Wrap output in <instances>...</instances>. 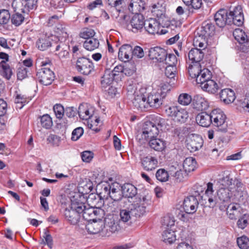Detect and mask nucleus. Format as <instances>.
Segmentation results:
<instances>
[{"mask_svg":"<svg viewBox=\"0 0 249 249\" xmlns=\"http://www.w3.org/2000/svg\"><path fill=\"white\" fill-rule=\"evenodd\" d=\"M163 122V119L160 118L155 123L152 122H146L142 135V138L145 140L150 139L149 142V146L151 148L158 151H162L166 147V143L164 141L155 138L159 133V126H161Z\"/></svg>","mask_w":249,"mask_h":249,"instance_id":"f257e3e1","label":"nucleus"},{"mask_svg":"<svg viewBox=\"0 0 249 249\" xmlns=\"http://www.w3.org/2000/svg\"><path fill=\"white\" fill-rule=\"evenodd\" d=\"M97 192L101 199L110 197L115 201L120 200L123 196L122 187L117 182L109 183L102 182L97 186Z\"/></svg>","mask_w":249,"mask_h":249,"instance_id":"f03ea898","label":"nucleus"},{"mask_svg":"<svg viewBox=\"0 0 249 249\" xmlns=\"http://www.w3.org/2000/svg\"><path fill=\"white\" fill-rule=\"evenodd\" d=\"M170 90L169 86L165 85L157 90H153L147 97L148 107H159L163 103L167 92Z\"/></svg>","mask_w":249,"mask_h":249,"instance_id":"7ed1b4c3","label":"nucleus"},{"mask_svg":"<svg viewBox=\"0 0 249 249\" xmlns=\"http://www.w3.org/2000/svg\"><path fill=\"white\" fill-rule=\"evenodd\" d=\"M166 115L171 117L175 122L184 123L188 118L189 114L185 108L176 105H169L165 107Z\"/></svg>","mask_w":249,"mask_h":249,"instance_id":"20e7f679","label":"nucleus"},{"mask_svg":"<svg viewBox=\"0 0 249 249\" xmlns=\"http://www.w3.org/2000/svg\"><path fill=\"white\" fill-rule=\"evenodd\" d=\"M83 207V203L72 201L70 209L67 208L65 210L64 215L67 220L73 225L78 223Z\"/></svg>","mask_w":249,"mask_h":249,"instance_id":"39448f33","label":"nucleus"},{"mask_svg":"<svg viewBox=\"0 0 249 249\" xmlns=\"http://www.w3.org/2000/svg\"><path fill=\"white\" fill-rule=\"evenodd\" d=\"M151 197L148 195L136 198L132 205V212L136 216L140 217L146 212V207L151 204Z\"/></svg>","mask_w":249,"mask_h":249,"instance_id":"423d86ee","label":"nucleus"},{"mask_svg":"<svg viewBox=\"0 0 249 249\" xmlns=\"http://www.w3.org/2000/svg\"><path fill=\"white\" fill-rule=\"evenodd\" d=\"M212 124L218 128V130L222 132L227 131V124L226 123V116L224 112L220 109H215L211 112Z\"/></svg>","mask_w":249,"mask_h":249,"instance_id":"0eeeda50","label":"nucleus"},{"mask_svg":"<svg viewBox=\"0 0 249 249\" xmlns=\"http://www.w3.org/2000/svg\"><path fill=\"white\" fill-rule=\"evenodd\" d=\"M83 208L81 213L82 214L83 219L89 222L102 218L104 215V211L99 208L92 206L87 207L84 203Z\"/></svg>","mask_w":249,"mask_h":249,"instance_id":"6e6552de","label":"nucleus"},{"mask_svg":"<svg viewBox=\"0 0 249 249\" xmlns=\"http://www.w3.org/2000/svg\"><path fill=\"white\" fill-rule=\"evenodd\" d=\"M94 66L92 61L85 57H79L76 62V69L80 73L88 75L94 71Z\"/></svg>","mask_w":249,"mask_h":249,"instance_id":"1a4fd4ad","label":"nucleus"},{"mask_svg":"<svg viewBox=\"0 0 249 249\" xmlns=\"http://www.w3.org/2000/svg\"><path fill=\"white\" fill-rule=\"evenodd\" d=\"M36 78L39 82L47 86L52 84L54 78V74L49 68L43 67L36 73Z\"/></svg>","mask_w":249,"mask_h":249,"instance_id":"9d476101","label":"nucleus"},{"mask_svg":"<svg viewBox=\"0 0 249 249\" xmlns=\"http://www.w3.org/2000/svg\"><path fill=\"white\" fill-rule=\"evenodd\" d=\"M36 2V0H13L12 6L15 11L26 13L34 8Z\"/></svg>","mask_w":249,"mask_h":249,"instance_id":"9b49d317","label":"nucleus"},{"mask_svg":"<svg viewBox=\"0 0 249 249\" xmlns=\"http://www.w3.org/2000/svg\"><path fill=\"white\" fill-rule=\"evenodd\" d=\"M232 190L229 188H224L221 187L217 191V197L218 199H216L219 203L216 204L219 206V209L221 211L225 210L228 202L230 200L231 196Z\"/></svg>","mask_w":249,"mask_h":249,"instance_id":"f8f14e48","label":"nucleus"},{"mask_svg":"<svg viewBox=\"0 0 249 249\" xmlns=\"http://www.w3.org/2000/svg\"><path fill=\"white\" fill-rule=\"evenodd\" d=\"M228 16L230 19L231 23L238 26L243 24L244 20L242 7L240 5H237L228 12Z\"/></svg>","mask_w":249,"mask_h":249,"instance_id":"ddd939ff","label":"nucleus"},{"mask_svg":"<svg viewBox=\"0 0 249 249\" xmlns=\"http://www.w3.org/2000/svg\"><path fill=\"white\" fill-rule=\"evenodd\" d=\"M144 18L141 14H135L127 25L128 30L133 33L141 32L144 25Z\"/></svg>","mask_w":249,"mask_h":249,"instance_id":"4468645a","label":"nucleus"},{"mask_svg":"<svg viewBox=\"0 0 249 249\" xmlns=\"http://www.w3.org/2000/svg\"><path fill=\"white\" fill-rule=\"evenodd\" d=\"M167 55V51L160 47H152L149 50L148 56L150 59L156 62H164V59Z\"/></svg>","mask_w":249,"mask_h":249,"instance_id":"2eb2a0df","label":"nucleus"},{"mask_svg":"<svg viewBox=\"0 0 249 249\" xmlns=\"http://www.w3.org/2000/svg\"><path fill=\"white\" fill-rule=\"evenodd\" d=\"M132 101L134 107L138 110L144 111L148 107L147 99L140 90L135 92Z\"/></svg>","mask_w":249,"mask_h":249,"instance_id":"dca6fc26","label":"nucleus"},{"mask_svg":"<svg viewBox=\"0 0 249 249\" xmlns=\"http://www.w3.org/2000/svg\"><path fill=\"white\" fill-rule=\"evenodd\" d=\"M198 205V202L196 197L190 196L184 199L183 208L187 213L193 214L196 212Z\"/></svg>","mask_w":249,"mask_h":249,"instance_id":"f3484780","label":"nucleus"},{"mask_svg":"<svg viewBox=\"0 0 249 249\" xmlns=\"http://www.w3.org/2000/svg\"><path fill=\"white\" fill-rule=\"evenodd\" d=\"M192 107L197 111L206 110L209 107L208 100L201 95L197 94L193 98Z\"/></svg>","mask_w":249,"mask_h":249,"instance_id":"a211bd4d","label":"nucleus"},{"mask_svg":"<svg viewBox=\"0 0 249 249\" xmlns=\"http://www.w3.org/2000/svg\"><path fill=\"white\" fill-rule=\"evenodd\" d=\"M169 172L175 180L180 182L185 180L187 177V173L182 169L181 165H172L170 167Z\"/></svg>","mask_w":249,"mask_h":249,"instance_id":"6ab92c4d","label":"nucleus"},{"mask_svg":"<svg viewBox=\"0 0 249 249\" xmlns=\"http://www.w3.org/2000/svg\"><path fill=\"white\" fill-rule=\"evenodd\" d=\"M214 20L216 25L221 28L224 27L227 24H231L227 10L222 9L217 11L214 15Z\"/></svg>","mask_w":249,"mask_h":249,"instance_id":"aec40b11","label":"nucleus"},{"mask_svg":"<svg viewBox=\"0 0 249 249\" xmlns=\"http://www.w3.org/2000/svg\"><path fill=\"white\" fill-rule=\"evenodd\" d=\"M53 38H55V36L53 35L51 36L43 35L36 41V46L39 50L45 51L50 47L53 46Z\"/></svg>","mask_w":249,"mask_h":249,"instance_id":"412c9836","label":"nucleus"},{"mask_svg":"<svg viewBox=\"0 0 249 249\" xmlns=\"http://www.w3.org/2000/svg\"><path fill=\"white\" fill-rule=\"evenodd\" d=\"M203 143V139L197 135H193L187 140V148L191 152H196L200 149Z\"/></svg>","mask_w":249,"mask_h":249,"instance_id":"4be33fe9","label":"nucleus"},{"mask_svg":"<svg viewBox=\"0 0 249 249\" xmlns=\"http://www.w3.org/2000/svg\"><path fill=\"white\" fill-rule=\"evenodd\" d=\"M141 163L144 170L150 171L157 167L158 161L156 157L148 155L142 158Z\"/></svg>","mask_w":249,"mask_h":249,"instance_id":"5701e85b","label":"nucleus"},{"mask_svg":"<svg viewBox=\"0 0 249 249\" xmlns=\"http://www.w3.org/2000/svg\"><path fill=\"white\" fill-rule=\"evenodd\" d=\"M92 221V222L89 223L86 227V230L89 233L96 234L103 230L105 222L102 220V218Z\"/></svg>","mask_w":249,"mask_h":249,"instance_id":"b1692460","label":"nucleus"},{"mask_svg":"<svg viewBox=\"0 0 249 249\" xmlns=\"http://www.w3.org/2000/svg\"><path fill=\"white\" fill-rule=\"evenodd\" d=\"M227 210V214L231 219H236L241 216L242 209L239 204L232 203L228 205L225 208Z\"/></svg>","mask_w":249,"mask_h":249,"instance_id":"393cba45","label":"nucleus"},{"mask_svg":"<svg viewBox=\"0 0 249 249\" xmlns=\"http://www.w3.org/2000/svg\"><path fill=\"white\" fill-rule=\"evenodd\" d=\"M146 31L150 34H158L160 23L156 18H150L145 21L143 26Z\"/></svg>","mask_w":249,"mask_h":249,"instance_id":"a878e982","label":"nucleus"},{"mask_svg":"<svg viewBox=\"0 0 249 249\" xmlns=\"http://www.w3.org/2000/svg\"><path fill=\"white\" fill-rule=\"evenodd\" d=\"M118 57L124 61H127L132 57V47L127 44L123 45L119 49Z\"/></svg>","mask_w":249,"mask_h":249,"instance_id":"bb28decb","label":"nucleus"},{"mask_svg":"<svg viewBox=\"0 0 249 249\" xmlns=\"http://www.w3.org/2000/svg\"><path fill=\"white\" fill-rule=\"evenodd\" d=\"M213 183L209 182L207 184V189L203 197L205 198V199L208 200L209 206L212 208H213L216 203H219L216 199H214L213 197Z\"/></svg>","mask_w":249,"mask_h":249,"instance_id":"cd10ccee","label":"nucleus"},{"mask_svg":"<svg viewBox=\"0 0 249 249\" xmlns=\"http://www.w3.org/2000/svg\"><path fill=\"white\" fill-rule=\"evenodd\" d=\"M220 97L226 104L232 103L235 99V95L234 91L230 89H222L220 93Z\"/></svg>","mask_w":249,"mask_h":249,"instance_id":"c85d7f7f","label":"nucleus"},{"mask_svg":"<svg viewBox=\"0 0 249 249\" xmlns=\"http://www.w3.org/2000/svg\"><path fill=\"white\" fill-rule=\"evenodd\" d=\"M144 8L145 2L143 0H131L128 7V10L135 14H139Z\"/></svg>","mask_w":249,"mask_h":249,"instance_id":"c756f323","label":"nucleus"},{"mask_svg":"<svg viewBox=\"0 0 249 249\" xmlns=\"http://www.w3.org/2000/svg\"><path fill=\"white\" fill-rule=\"evenodd\" d=\"M200 86L203 90L213 94L216 93L219 89L217 83L211 78L202 83Z\"/></svg>","mask_w":249,"mask_h":249,"instance_id":"7c9ffc66","label":"nucleus"},{"mask_svg":"<svg viewBox=\"0 0 249 249\" xmlns=\"http://www.w3.org/2000/svg\"><path fill=\"white\" fill-rule=\"evenodd\" d=\"M204 53L202 49L194 48L188 53V58L192 63H199L203 58Z\"/></svg>","mask_w":249,"mask_h":249,"instance_id":"2f4dec72","label":"nucleus"},{"mask_svg":"<svg viewBox=\"0 0 249 249\" xmlns=\"http://www.w3.org/2000/svg\"><path fill=\"white\" fill-rule=\"evenodd\" d=\"M78 114L82 120H89L92 116L93 109L86 104H81L78 108Z\"/></svg>","mask_w":249,"mask_h":249,"instance_id":"473e14b6","label":"nucleus"},{"mask_svg":"<svg viewBox=\"0 0 249 249\" xmlns=\"http://www.w3.org/2000/svg\"><path fill=\"white\" fill-rule=\"evenodd\" d=\"M196 121L198 124L203 127H208L212 124L211 113L210 114L206 112L198 114L196 116Z\"/></svg>","mask_w":249,"mask_h":249,"instance_id":"72a5a7b5","label":"nucleus"},{"mask_svg":"<svg viewBox=\"0 0 249 249\" xmlns=\"http://www.w3.org/2000/svg\"><path fill=\"white\" fill-rule=\"evenodd\" d=\"M54 31L56 35L54 36L55 37L58 38V40H62L63 38L66 39L68 37L67 29L65 25L58 23L54 28Z\"/></svg>","mask_w":249,"mask_h":249,"instance_id":"f704fd0d","label":"nucleus"},{"mask_svg":"<svg viewBox=\"0 0 249 249\" xmlns=\"http://www.w3.org/2000/svg\"><path fill=\"white\" fill-rule=\"evenodd\" d=\"M122 187L123 196L132 198L137 193L136 187L132 184L125 183Z\"/></svg>","mask_w":249,"mask_h":249,"instance_id":"c9c22d12","label":"nucleus"},{"mask_svg":"<svg viewBox=\"0 0 249 249\" xmlns=\"http://www.w3.org/2000/svg\"><path fill=\"white\" fill-rule=\"evenodd\" d=\"M162 238L165 243L172 244L176 240L175 231L170 229L164 230L162 235Z\"/></svg>","mask_w":249,"mask_h":249,"instance_id":"e433bc0d","label":"nucleus"},{"mask_svg":"<svg viewBox=\"0 0 249 249\" xmlns=\"http://www.w3.org/2000/svg\"><path fill=\"white\" fill-rule=\"evenodd\" d=\"M212 74L211 71L206 68L202 69L201 71L196 79L197 84L200 85L205 81H208L212 78Z\"/></svg>","mask_w":249,"mask_h":249,"instance_id":"4c0bfd02","label":"nucleus"},{"mask_svg":"<svg viewBox=\"0 0 249 249\" xmlns=\"http://www.w3.org/2000/svg\"><path fill=\"white\" fill-rule=\"evenodd\" d=\"M196 162L195 158L188 157L185 159L183 163V168L187 173L195 170Z\"/></svg>","mask_w":249,"mask_h":249,"instance_id":"58836bf2","label":"nucleus"},{"mask_svg":"<svg viewBox=\"0 0 249 249\" xmlns=\"http://www.w3.org/2000/svg\"><path fill=\"white\" fill-rule=\"evenodd\" d=\"M192 63L188 66V73L192 78L196 79L201 71L202 67L200 63Z\"/></svg>","mask_w":249,"mask_h":249,"instance_id":"ea45409f","label":"nucleus"},{"mask_svg":"<svg viewBox=\"0 0 249 249\" xmlns=\"http://www.w3.org/2000/svg\"><path fill=\"white\" fill-rule=\"evenodd\" d=\"M104 228L111 232H114L119 229L117 222L113 218H106L105 220Z\"/></svg>","mask_w":249,"mask_h":249,"instance_id":"a19ab883","label":"nucleus"},{"mask_svg":"<svg viewBox=\"0 0 249 249\" xmlns=\"http://www.w3.org/2000/svg\"><path fill=\"white\" fill-rule=\"evenodd\" d=\"M233 36L240 44L248 43L247 36L242 30L239 28L235 29L233 32Z\"/></svg>","mask_w":249,"mask_h":249,"instance_id":"79ce46f5","label":"nucleus"},{"mask_svg":"<svg viewBox=\"0 0 249 249\" xmlns=\"http://www.w3.org/2000/svg\"><path fill=\"white\" fill-rule=\"evenodd\" d=\"M99 41L95 38H89L86 39L83 43L84 47L88 51H93L98 48Z\"/></svg>","mask_w":249,"mask_h":249,"instance_id":"37998d69","label":"nucleus"},{"mask_svg":"<svg viewBox=\"0 0 249 249\" xmlns=\"http://www.w3.org/2000/svg\"><path fill=\"white\" fill-rule=\"evenodd\" d=\"M0 68L2 76L6 79L9 80L12 75V71L9 64L4 61H1L0 62Z\"/></svg>","mask_w":249,"mask_h":249,"instance_id":"c03bdc74","label":"nucleus"},{"mask_svg":"<svg viewBox=\"0 0 249 249\" xmlns=\"http://www.w3.org/2000/svg\"><path fill=\"white\" fill-rule=\"evenodd\" d=\"M114 77L112 74L111 71L106 70L104 75L102 77L101 84L104 87L110 85L113 82Z\"/></svg>","mask_w":249,"mask_h":249,"instance_id":"a18cd8bd","label":"nucleus"},{"mask_svg":"<svg viewBox=\"0 0 249 249\" xmlns=\"http://www.w3.org/2000/svg\"><path fill=\"white\" fill-rule=\"evenodd\" d=\"M234 179L230 176H226L222 178L220 180V184L223 186V188H229L232 190L234 188Z\"/></svg>","mask_w":249,"mask_h":249,"instance_id":"49530a36","label":"nucleus"},{"mask_svg":"<svg viewBox=\"0 0 249 249\" xmlns=\"http://www.w3.org/2000/svg\"><path fill=\"white\" fill-rule=\"evenodd\" d=\"M201 35L205 37L212 36L214 34V27L211 23H207L201 27Z\"/></svg>","mask_w":249,"mask_h":249,"instance_id":"de8ad7c7","label":"nucleus"},{"mask_svg":"<svg viewBox=\"0 0 249 249\" xmlns=\"http://www.w3.org/2000/svg\"><path fill=\"white\" fill-rule=\"evenodd\" d=\"M184 3L188 7L189 10L198 9L202 5V0H182Z\"/></svg>","mask_w":249,"mask_h":249,"instance_id":"09e8293b","label":"nucleus"},{"mask_svg":"<svg viewBox=\"0 0 249 249\" xmlns=\"http://www.w3.org/2000/svg\"><path fill=\"white\" fill-rule=\"evenodd\" d=\"M237 107L241 111L249 112V96L246 95L244 99L239 101Z\"/></svg>","mask_w":249,"mask_h":249,"instance_id":"8fccbe9b","label":"nucleus"},{"mask_svg":"<svg viewBox=\"0 0 249 249\" xmlns=\"http://www.w3.org/2000/svg\"><path fill=\"white\" fill-rule=\"evenodd\" d=\"M193 98L188 93H183L180 94L178 97V103L183 106H188L192 102Z\"/></svg>","mask_w":249,"mask_h":249,"instance_id":"3c124183","label":"nucleus"},{"mask_svg":"<svg viewBox=\"0 0 249 249\" xmlns=\"http://www.w3.org/2000/svg\"><path fill=\"white\" fill-rule=\"evenodd\" d=\"M133 214L132 209L131 210L126 209L121 210L120 212V221L124 223L128 222L131 219Z\"/></svg>","mask_w":249,"mask_h":249,"instance_id":"603ef678","label":"nucleus"},{"mask_svg":"<svg viewBox=\"0 0 249 249\" xmlns=\"http://www.w3.org/2000/svg\"><path fill=\"white\" fill-rule=\"evenodd\" d=\"M239 218L237 221V225L239 228L241 229H245L249 221V215L248 213L241 214V216L239 217Z\"/></svg>","mask_w":249,"mask_h":249,"instance_id":"864d4df0","label":"nucleus"},{"mask_svg":"<svg viewBox=\"0 0 249 249\" xmlns=\"http://www.w3.org/2000/svg\"><path fill=\"white\" fill-rule=\"evenodd\" d=\"M237 244L240 249L249 248V239L246 236H242L237 238Z\"/></svg>","mask_w":249,"mask_h":249,"instance_id":"5fc2aeb1","label":"nucleus"},{"mask_svg":"<svg viewBox=\"0 0 249 249\" xmlns=\"http://www.w3.org/2000/svg\"><path fill=\"white\" fill-rule=\"evenodd\" d=\"M41 124L44 128L49 129L53 125L52 118L48 114H45L40 117Z\"/></svg>","mask_w":249,"mask_h":249,"instance_id":"6e6d98bb","label":"nucleus"},{"mask_svg":"<svg viewBox=\"0 0 249 249\" xmlns=\"http://www.w3.org/2000/svg\"><path fill=\"white\" fill-rule=\"evenodd\" d=\"M156 177L158 180L161 182L166 181L169 178L168 172L163 169H159L156 174Z\"/></svg>","mask_w":249,"mask_h":249,"instance_id":"4d7b16f0","label":"nucleus"},{"mask_svg":"<svg viewBox=\"0 0 249 249\" xmlns=\"http://www.w3.org/2000/svg\"><path fill=\"white\" fill-rule=\"evenodd\" d=\"M24 18L22 14L17 12L13 15L11 18V21L12 24L16 26L20 25L24 21Z\"/></svg>","mask_w":249,"mask_h":249,"instance_id":"13d9d810","label":"nucleus"},{"mask_svg":"<svg viewBox=\"0 0 249 249\" xmlns=\"http://www.w3.org/2000/svg\"><path fill=\"white\" fill-rule=\"evenodd\" d=\"M177 73V68L176 66H167L165 70V74L167 77L174 79Z\"/></svg>","mask_w":249,"mask_h":249,"instance_id":"bf43d9fd","label":"nucleus"},{"mask_svg":"<svg viewBox=\"0 0 249 249\" xmlns=\"http://www.w3.org/2000/svg\"><path fill=\"white\" fill-rule=\"evenodd\" d=\"M10 18L9 12L6 10H0V24H7Z\"/></svg>","mask_w":249,"mask_h":249,"instance_id":"052dcab7","label":"nucleus"},{"mask_svg":"<svg viewBox=\"0 0 249 249\" xmlns=\"http://www.w3.org/2000/svg\"><path fill=\"white\" fill-rule=\"evenodd\" d=\"M164 63L168 65V66H176L177 63V58L174 54H168L164 59Z\"/></svg>","mask_w":249,"mask_h":249,"instance_id":"680f3d73","label":"nucleus"},{"mask_svg":"<svg viewBox=\"0 0 249 249\" xmlns=\"http://www.w3.org/2000/svg\"><path fill=\"white\" fill-rule=\"evenodd\" d=\"M53 111L58 119H61L64 116V109L60 104H56L53 107Z\"/></svg>","mask_w":249,"mask_h":249,"instance_id":"e2e57ef3","label":"nucleus"},{"mask_svg":"<svg viewBox=\"0 0 249 249\" xmlns=\"http://www.w3.org/2000/svg\"><path fill=\"white\" fill-rule=\"evenodd\" d=\"M164 2L163 0H160L157 4H154L152 6L153 10L152 12L156 13V12L160 11V13H157V16L158 15H162L164 12V6L163 5Z\"/></svg>","mask_w":249,"mask_h":249,"instance_id":"0e129e2a","label":"nucleus"},{"mask_svg":"<svg viewBox=\"0 0 249 249\" xmlns=\"http://www.w3.org/2000/svg\"><path fill=\"white\" fill-rule=\"evenodd\" d=\"M84 130L81 127H77L74 129L72 132L71 134V140L76 141L78 140L83 134Z\"/></svg>","mask_w":249,"mask_h":249,"instance_id":"69168bd1","label":"nucleus"},{"mask_svg":"<svg viewBox=\"0 0 249 249\" xmlns=\"http://www.w3.org/2000/svg\"><path fill=\"white\" fill-rule=\"evenodd\" d=\"M144 56L143 49L138 46H136L132 48V57L134 56L138 58H142Z\"/></svg>","mask_w":249,"mask_h":249,"instance_id":"338daca9","label":"nucleus"},{"mask_svg":"<svg viewBox=\"0 0 249 249\" xmlns=\"http://www.w3.org/2000/svg\"><path fill=\"white\" fill-rule=\"evenodd\" d=\"M94 154L90 151H85L81 154L82 160L85 162H89L93 159Z\"/></svg>","mask_w":249,"mask_h":249,"instance_id":"774afa93","label":"nucleus"}]
</instances>
